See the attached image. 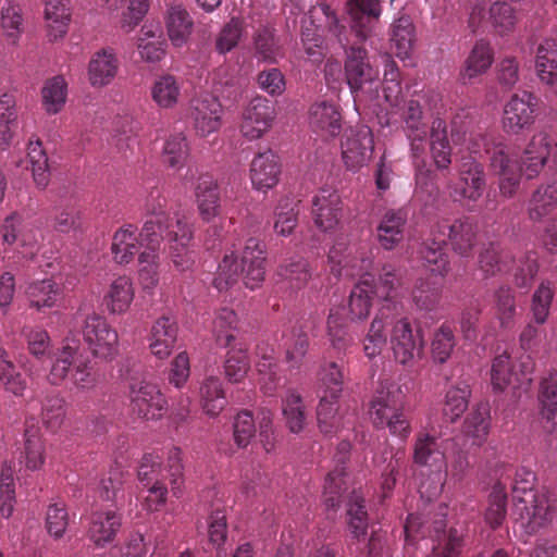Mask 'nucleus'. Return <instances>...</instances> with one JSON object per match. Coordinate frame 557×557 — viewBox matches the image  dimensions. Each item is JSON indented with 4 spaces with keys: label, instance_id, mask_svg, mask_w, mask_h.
<instances>
[{
    "label": "nucleus",
    "instance_id": "obj_1",
    "mask_svg": "<svg viewBox=\"0 0 557 557\" xmlns=\"http://www.w3.org/2000/svg\"><path fill=\"white\" fill-rule=\"evenodd\" d=\"M423 194L428 195V200L424 202L426 218L425 223L428 227V235L425 236L426 245L431 243L434 247H426L424 259L428 267L434 273L436 281L444 277L448 270L447 256L443 252V246L449 240L454 251L461 256H467L475 244V225L469 219H457L454 222L442 219H434L429 216L431 211L429 207H434L440 197V190L432 182L426 183L422 189ZM437 282H434L436 284Z\"/></svg>",
    "mask_w": 557,
    "mask_h": 557
},
{
    "label": "nucleus",
    "instance_id": "obj_2",
    "mask_svg": "<svg viewBox=\"0 0 557 557\" xmlns=\"http://www.w3.org/2000/svg\"><path fill=\"white\" fill-rule=\"evenodd\" d=\"M166 197L159 190L153 189L145 202V214L149 216L144 224L151 222L154 232H160L163 239L168 240L170 257L174 267L181 271H187L194 264L193 251L189 244L193 239V227L185 215L175 214L170 218L166 212Z\"/></svg>",
    "mask_w": 557,
    "mask_h": 557
},
{
    "label": "nucleus",
    "instance_id": "obj_3",
    "mask_svg": "<svg viewBox=\"0 0 557 557\" xmlns=\"http://www.w3.org/2000/svg\"><path fill=\"white\" fill-rule=\"evenodd\" d=\"M535 474L524 467L517 469L512 492L516 520L528 535L547 528L555 517V507L546 492L534 491Z\"/></svg>",
    "mask_w": 557,
    "mask_h": 557
},
{
    "label": "nucleus",
    "instance_id": "obj_4",
    "mask_svg": "<svg viewBox=\"0 0 557 557\" xmlns=\"http://www.w3.org/2000/svg\"><path fill=\"white\" fill-rule=\"evenodd\" d=\"M89 362L75 343L67 342L57 354L48 379L54 385L69 380L77 388L89 389L97 383Z\"/></svg>",
    "mask_w": 557,
    "mask_h": 557
},
{
    "label": "nucleus",
    "instance_id": "obj_5",
    "mask_svg": "<svg viewBox=\"0 0 557 557\" xmlns=\"http://www.w3.org/2000/svg\"><path fill=\"white\" fill-rule=\"evenodd\" d=\"M446 476V462L435 436H420V487H425L428 499L437 496Z\"/></svg>",
    "mask_w": 557,
    "mask_h": 557
},
{
    "label": "nucleus",
    "instance_id": "obj_6",
    "mask_svg": "<svg viewBox=\"0 0 557 557\" xmlns=\"http://www.w3.org/2000/svg\"><path fill=\"white\" fill-rule=\"evenodd\" d=\"M490 154L492 172L498 177L500 193L511 197L519 188L523 173L522 162L510 153L508 147L502 143L493 144L485 150Z\"/></svg>",
    "mask_w": 557,
    "mask_h": 557
},
{
    "label": "nucleus",
    "instance_id": "obj_7",
    "mask_svg": "<svg viewBox=\"0 0 557 557\" xmlns=\"http://www.w3.org/2000/svg\"><path fill=\"white\" fill-rule=\"evenodd\" d=\"M222 104L213 95L202 94L189 101L187 117L199 136L205 137L218 132L222 125Z\"/></svg>",
    "mask_w": 557,
    "mask_h": 557
},
{
    "label": "nucleus",
    "instance_id": "obj_8",
    "mask_svg": "<svg viewBox=\"0 0 557 557\" xmlns=\"http://www.w3.org/2000/svg\"><path fill=\"white\" fill-rule=\"evenodd\" d=\"M341 147L346 169L358 171L370 160L373 152L374 140L371 129L366 125L346 129Z\"/></svg>",
    "mask_w": 557,
    "mask_h": 557
},
{
    "label": "nucleus",
    "instance_id": "obj_9",
    "mask_svg": "<svg viewBox=\"0 0 557 557\" xmlns=\"http://www.w3.org/2000/svg\"><path fill=\"white\" fill-rule=\"evenodd\" d=\"M84 341L91 354L101 359H112L117 352L119 336L103 317L91 314L85 320Z\"/></svg>",
    "mask_w": 557,
    "mask_h": 557
},
{
    "label": "nucleus",
    "instance_id": "obj_10",
    "mask_svg": "<svg viewBox=\"0 0 557 557\" xmlns=\"http://www.w3.org/2000/svg\"><path fill=\"white\" fill-rule=\"evenodd\" d=\"M131 411L140 419H156L166 407V400L158 386L146 380L129 383Z\"/></svg>",
    "mask_w": 557,
    "mask_h": 557
},
{
    "label": "nucleus",
    "instance_id": "obj_11",
    "mask_svg": "<svg viewBox=\"0 0 557 557\" xmlns=\"http://www.w3.org/2000/svg\"><path fill=\"white\" fill-rule=\"evenodd\" d=\"M276 112L272 101L257 96L243 112L240 133L248 140L261 138L272 127Z\"/></svg>",
    "mask_w": 557,
    "mask_h": 557
},
{
    "label": "nucleus",
    "instance_id": "obj_12",
    "mask_svg": "<svg viewBox=\"0 0 557 557\" xmlns=\"http://www.w3.org/2000/svg\"><path fill=\"white\" fill-rule=\"evenodd\" d=\"M346 12L351 32L359 41H364L380 22L382 5L379 0H348Z\"/></svg>",
    "mask_w": 557,
    "mask_h": 557
},
{
    "label": "nucleus",
    "instance_id": "obj_13",
    "mask_svg": "<svg viewBox=\"0 0 557 557\" xmlns=\"http://www.w3.org/2000/svg\"><path fill=\"white\" fill-rule=\"evenodd\" d=\"M151 222L143 225L140 236L146 244V249L138 255L139 280L144 288L154 287L159 282V247L163 240L160 232H154Z\"/></svg>",
    "mask_w": 557,
    "mask_h": 557
},
{
    "label": "nucleus",
    "instance_id": "obj_14",
    "mask_svg": "<svg viewBox=\"0 0 557 557\" xmlns=\"http://www.w3.org/2000/svg\"><path fill=\"white\" fill-rule=\"evenodd\" d=\"M344 70L346 83L354 96L379 78V71L371 65L368 52L362 47L351 46L346 50Z\"/></svg>",
    "mask_w": 557,
    "mask_h": 557
},
{
    "label": "nucleus",
    "instance_id": "obj_15",
    "mask_svg": "<svg viewBox=\"0 0 557 557\" xmlns=\"http://www.w3.org/2000/svg\"><path fill=\"white\" fill-rule=\"evenodd\" d=\"M549 157L557 159V139L544 132L533 135L521 158L524 176L529 180L536 177Z\"/></svg>",
    "mask_w": 557,
    "mask_h": 557
},
{
    "label": "nucleus",
    "instance_id": "obj_16",
    "mask_svg": "<svg viewBox=\"0 0 557 557\" xmlns=\"http://www.w3.org/2000/svg\"><path fill=\"white\" fill-rule=\"evenodd\" d=\"M311 215L314 225L327 232L333 230L342 219L343 201L337 190L320 189L312 198Z\"/></svg>",
    "mask_w": 557,
    "mask_h": 557
},
{
    "label": "nucleus",
    "instance_id": "obj_17",
    "mask_svg": "<svg viewBox=\"0 0 557 557\" xmlns=\"http://www.w3.org/2000/svg\"><path fill=\"white\" fill-rule=\"evenodd\" d=\"M536 104V97L529 91L513 95L504 109L503 127L505 132L518 134L531 125Z\"/></svg>",
    "mask_w": 557,
    "mask_h": 557
},
{
    "label": "nucleus",
    "instance_id": "obj_18",
    "mask_svg": "<svg viewBox=\"0 0 557 557\" xmlns=\"http://www.w3.org/2000/svg\"><path fill=\"white\" fill-rule=\"evenodd\" d=\"M450 127L454 144L466 146L469 151L478 153L481 149L486 150L490 147L482 128L475 124L469 111H458L451 119Z\"/></svg>",
    "mask_w": 557,
    "mask_h": 557
},
{
    "label": "nucleus",
    "instance_id": "obj_19",
    "mask_svg": "<svg viewBox=\"0 0 557 557\" xmlns=\"http://www.w3.org/2000/svg\"><path fill=\"white\" fill-rule=\"evenodd\" d=\"M485 174L481 163L472 158H465L459 169V178L454 184L455 197L476 201L485 189Z\"/></svg>",
    "mask_w": 557,
    "mask_h": 557
},
{
    "label": "nucleus",
    "instance_id": "obj_20",
    "mask_svg": "<svg viewBox=\"0 0 557 557\" xmlns=\"http://www.w3.org/2000/svg\"><path fill=\"white\" fill-rule=\"evenodd\" d=\"M87 521V537L101 548L114 541L122 527V516L116 510L92 511Z\"/></svg>",
    "mask_w": 557,
    "mask_h": 557
},
{
    "label": "nucleus",
    "instance_id": "obj_21",
    "mask_svg": "<svg viewBox=\"0 0 557 557\" xmlns=\"http://www.w3.org/2000/svg\"><path fill=\"white\" fill-rule=\"evenodd\" d=\"M264 262V249L260 240L248 238L240 259V273L246 287L253 290L262 284L265 275Z\"/></svg>",
    "mask_w": 557,
    "mask_h": 557
},
{
    "label": "nucleus",
    "instance_id": "obj_22",
    "mask_svg": "<svg viewBox=\"0 0 557 557\" xmlns=\"http://www.w3.org/2000/svg\"><path fill=\"white\" fill-rule=\"evenodd\" d=\"M281 175V163L278 157L267 150L258 153L250 164V180L252 186L261 191L273 188Z\"/></svg>",
    "mask_w": 557,
    "mask_h": 557
},
{
    "label": "nucleus",
    "instance_id": "obj_23",
    "mask_svg": "<svg viewBox=\"0 0 557 557\" xmlns=\"http://www.w3.org/2000/svg\"><path fill=\"white\" fill-rule=\"evenodd\" d=\"M120 62L110 47L95 52L88 63L87 76L89 84L95 88L104 87L115 78Z\"/></svg>",
    "mask_w": 557,
    "mask_h": 557
},
{
    "label": "nucleus",
    "instance_id": "obj_24",
    "mask_svg": "<svg viewBox=\"0 0 557 557\" xmlns=\"http://www.w3.org/2000/svg\"><path fill=\"white\" fill-rule=\"evenodd\" d=\"M177 323L169 315H162L152 325L149 336V349L158 359L170 356L177 341Z\"/></svg>",
    "mask_w": 557,
    "mask_h": 557
},
{
    "label": "nucleus",
    "instance_id": "obj_25",
    "mask_svg": "<svg viewBox=\"0 0 557 557\" xmlns=\"http://www.w3.org/2000/svg\"><path fill=\"white\" fill-rule=\"evenodd\" d=\"M310 126L322 137H333L339 134L342 128V116L334 103L319 101L310 108Z\"/></svg>",
    "mask_w": 557,
    "mask_h": 557
},
{
    "label": "nucleus",
    "instance_id": "obj_26",
    "mask_svg": "<svg viewBox=\"0 0 557 557\" xmlns=\"http://www.w3.org/2000/svg\"><path fill=\"white\" fill-rule=\"evenodd\" d=\"M141 246L146 247L140 233L133 224L120 227L113 235L111 252L113 259L119 264L129 263L138 253Z\"/></svg>",
    "mask_w": 557,
    "mask_h": 557
},
{
    "label": "nucleus",
    "instance_id": "obj_27",
    "mask_svg": "<svg viewBox=\"0 0 557 557\" xmlns=\"http://www.w3.org/2000/svg\"><path fill=\"white\" fill-rule=\"evenodd\" d=\"M535 69L540 81L557 97V44L545 39L536 51Z\"/></svg>",
    "mask_w": 557,
    "mask_h": 557
},
{
    "label": "nucleus",
    "instance_id": "obj_28",
    "mask_svg": "<svg viewBox=\"0 0 557 557\" xmlns=\"http://www.w3.org/2000/svg\"><path fill=\"white\" fill-rule=\"evenodd\" d=\"M45 2V20L47 36L50 41L62 39L69 29L71 12L64 0H42Z\"/></svg>",
    "mask_w": 557,
    "mask_h": 557
},
{
    "label": "nucleus",
    "instance_id": "obj_29",
    "mask_svg": "<svg viewBox=\"0 0 557 557\" xmlns=\"http://www.w3.org/2000/svg\"><path fill=\"white\" fill-rule=\"evenodd\" d=\"M199 213L203 221H211L220 213V191L218 183L210 175L199 178L196 187Z\"/></svg>",
    "mask_w": 557,
    "mask_h": 557
},
{
    "label": "nucleus",
    "instance_id": "obj_30",
    "mask_svg": "<svg viewBox=\"0 0 557 557\" xmlns=\"http://www.w3.org/2000/svg\"><path fill=\"white\" fill-rule=\"evenodd\" d=\"M345 242L337 240L329 251V262L331 264V272L337 276H355L370 265V260L361 259V265L357 272V258L351 257L350 251Z\"/></svg>",
    "mask_w": 557,
    "mask_h": 557
},
{
    "label": "nucleus",
    "instance_id": "obj_31",
    "mask_svg": "<svg viewBox=\"0 0 557 557\" xmlns=\"http://www.w3.org/2000/svg\"><path fill=\"white\" fill-rule=\"evenodd\" d=\"M194 22L182 4L170 5L165 15V26L172 44L181 47L191 34Z\"/></svg>",
    "mask_w": 557,
    "mask_h": 557
},
{
    "label": "nucleus",
    "instance_id": "obj_32",
    "mask_svg": "<svg viewBox=\"0 0 557 557\" xmlns=\"http://www.w3.org/2000/svg\"><path fill=\"white\" fill-rule=\"evenodd\" d=\"M406 221L404 209L386 211L377 226V238L384 249H393L401 240Z\"/></svg>",
    "mask_w": 557,
    "mask_h": 557
},
{
    "label": "nucleus",
    "instance_id": "obj_33",
    "mask_svg": "<svg viewBox=\"0 0 557 557\" xmlns=\"http://www.w3.org/2000/svg\"><path fill=\"white\" fill-rule=\"evenodd\" d=\"M259 354L260 358L256 364L258 383L264 395L273 396L282 382L280 368L273 356V349L260 348Z\"/></svg>",
    "mask_w": 557,
    "mask_h": 557
},
{
    "label": "nucleus",
    "instance_id": "obj_34",
    "mask_svg": "<svg viewBox=\"0 0 557 557\" xmlns=\"http://www.w3.org/2000/svg\"><path fill=\"white\" fill-rule=\"evenodd\" d=\"M392 344L396 360L401 364L413 361L416 342L410 322L404 318L397 321L392 332Z\"/></svg>",
    "mask_w": 557,
    "mask_h": 557
},
{
    "label": "nucleus",
    "instance_id": "obj_35",
    "mask_svg": "<svg viewBox=\"0 0 557 557\" xmlns=\"http://www.w3.org/2000/svg\"><path fill=\"white\" fill-rule=\"evenodd\" d=\"M134 299V287L129 277L119 276L112 281L103 296V304L111 313H124Z\"/></svg>",
    "mask_w": 557,
    "mask_h": 557
},
{
    "label": "nucleus",
    "instance_id": "obj_36",
    "mask_svg": "<svg viewBox=\"0 0 557 557\" xmlns=\"http://www.w3.org/2000/svg\"><path fill=\"white\" fill-rule=\"evenodd\" d=\"M372 295H375L374 278L369 273L362 274L349 296L348 306L352 319L362 320L369 315Z\"/></svg>",
    "mask_w": 557,
    "mask_h": 557
},
{
    "label": "nucleus",
    "instance_id": "obj_37",
    "mask_svg": "<svg viewBox=\"0 0 557 557\" xmlns=\"http://www.w3.org/2000/svg\"><path fill=\"white\" fill-rule=\"evenodd\" d=\"M392 42L395 46L396 54L401 58H409L417 49L414 25L412 18L401 14L393 25Z\"/></svg>",
    "mask_w": 557,
    "mask_h": 557
},
{
    "label": "nucleus",
    "instance_id": "obj_38",
    "mask_svg": "<svg viewBox=\"0 0 557 557\" xmlns=\"http://www.w3.org/2000/svg\"><path fill=\"white\" fill-rule=\"evenodd\" d=\"M61 296L60 286L51 278L32 282L26 288L29 306L37 310L52 308Z\"/></svg>",
    "mask_w": 557,
    "mask_h": 557
},
{
    "label": "nucleus",
    "instance_id": "obj_39",
    "mask_svg": "<svg viewBox=\"0 0 557 557\" xmlns=\"http://www.w3.org/2000/svg\"><path fill=\"white\" fill-rule=\"evenodd\" d=\"M137 49L141 59L158 62L165 54V40L158 26L144 25L137 39Z\"/></svg>",
    "mask_w": 557,
    "mask_h": 557
},
{
    "label": "nucleus",
    "instance_id": "obj_40",
    "mask_svg": "<svg viewBox=\"0 0 557 557\" xmlns=\"http://www.w3.org/2000/svg\"><path fill=\"white\" fill-rule=\"evenodd\" d=\"M397 411L395 395L389 387L382 386L374 394L369 409V416L375 428L382 429Z\"/></svg>",
    "mask_w": 557,
    "mask_h": 557
},
{
    "label": "nucleus",
    "instance_id": "obj_41",
    "mask_svg": "<svg viewBox=\"0 0 557 557\" xmlns=\"http://www.w3.org/2000/svg\"><path fill=\"white\" fill-rule=\"evenodd\" d=\"M493 61L492 50L485 42H478L468 57L465 67L460 73V79L463 84H471L473 81L485 73Z\"/></svg>",
    "mask_w": 557,
    "mask_h": 557
},
{
    "label": "nucleus",
    "instance_id": "obj_42",
    "mask_svg": "<svg viewBox=\"0 0 557 557\" xmlns=\"http://www.w3.org/2000/svg\"><path fill=\"white\" fill-rule=\"evenodd\" d=\"M444 517V515H442ZM444 518L433 522L437 545L433 548V557H457L461 552V535L456 529L445 531Z\"/></svg>",
    "mask_w": 557,
    "mask_h": 557
},
{
    "label": "nucleus",
    "instance_id": "obj_43",
    "mask_svg": "<svg viewBox=\"0 0 557 557\" xmlns=\"http://www.w3.org/2000/svg\"><path fill=\"white\" fill-rule=\"evenodd\" d=\"M430 145L436 166L446 169L450 164V146L447 139L446 123L441 117H435L432 122Z\"/></svg>",
    "mask_w": 557,
    "mask_h": 557
},
{
    "label": "nucleus",
    "instance_id": "obj_44",
    "mask_svg": "<svg viewBox=\"0 0 557 557\" xmlns=\"http://www.w3.org/2000/svg\"><path fill=\"white\" fill-rule=\"evenodd\" d=\"M45 462V445L38 430L32 429L25 432L24 449L20 453L18 471L24 463L26 470L36 471Z\"/></svg>",
    "mask_w": 557,
    "mask_h": 557
},
{
    "label": "nucleus",
    "instance_id": "obj_45",
    "mask_svg": "<svg viewBox=\"0 0 557 557\" xmlns=\"http://www.w3.org/2000/svg\"><path fill=\"white\" fill-rule=\"evenodd\" d=\"M255 55L268 63H277L283 57L282 47L274 35V30L268 26H261L253 35Z\"/></svg>",
    "mask_w": 557,
    "mask_h": 557
},
{
    "label": "nucleus",
    "instance_id": "obj_46",
    "mask_svg": "<svg viewBox=\"0 0 557 557\" xmlns=\"http://www.w3.org/2000/svg\"><path fill=\"white\" fill-rule=\"evenodd\" d=\"M200 401L203 411L211 416H218L225 407V393L222 383L216 376H208L200 386Z\"/></svg>",
    "mask_w": 557,
    "mask_h": 557
},
{
    "label": "nucleus",
    "instance_id": "obj_47",
    "mask_svg": "<svg viewBox=\"0 0 557 557\" xmlns=\"http://www.w3.org/2000/svg\"><path fill=\"white\" fill-rule=\"evenodd\" d=\"M347 516L348 529L352 539H356L358 542L363 541L368 534L369 519L364 499L356 492L349 498Z\"/></svg>",
    "mask_w": 557,
    "mask_h": 557
},
{
    "label": "nucleus",
    "instance_id": "obj_48",
    "mask_svg": "<svg viewBox=\"0 0 557 557\" xmlns=\"http://www.w3.org/2000/svg\"><path fill=\"white\" fill-rule=\"evenodd\" d=\"M555 206H557V181L537 187L529 203V215L532 220H541Z\"/></svg>",
    "mask_w": 557,
    "mask_h": 557
},
{
    "label": "nucleus",
    "instance_id": "obj_49",
    "mask_svg": "<svg viewBox=\"0 0 557 557\" xmlns=\"http://www.w3.org/2000/svg\"><path fill=\"white\" fill-rule=\"evenodd\" d=\"M336 400L324 395L321 397L317 408L319 429L326 436L337 434L345 426L343 417L337 412V407H335Z\"/></svg>",
    "mask_w": 557,
    "mask_h": 557
},
{
    "label": "nucleus",
    "instance_id": "obj_50",
    "mask_svg": "<svg viewBox=\"0 0 557 557\" xmlns=\"http://www.w3.org/2000/svg\"><path fill=\"white\" fill-rule=\"evenodd\" d=\"M470 394V386L465 382H459L446 392L443 414L450 422L456 421L467 410Z\"/></svg>",
    "mask_w": 557,
    "mask_h": 557
},
{
    "label": "nucleus",
    "instance_id": "obj_51",
    "mask_svg": "<svg viewBox=\"0 0 557 557\" xmlns=\"http://www.w3.org/2000/svg\"><path fill=\"white\" fill-rule=\"evenodd\" d=\"M490 413L485 405L475 407L465 421L463 431L467 437L472 438V444L481 446L488 434Z\"/></svg>",
    "mask_w": 557,
    "mask_h": 557
},
{
    "label": "nucleus",
    "instance_id": "obj_52",
    "mask_svg": "<svg viewBox=\"0 0 557 557\" xmlns=\"http://www.w3.org/2000/svg\"><path fill=\"white\" fill-rule=\"evenodd\" d=\"M66 414L65 401L57 393L47 394L41 405V420L51 432L58 431L64 422Z\"/></svg>",
    "mask_w": 557,
    "mask_h": 557
},
{
    "label": "nucleus",
    "instance_id": "obj_53",
    "mask_svg": "<svg viewBox=\"0 0 557 557\" xmlns=\"http://www.w3.org/2000/svg\"><path fill=\"white\" fill-rule=\"evenodd\" d=\"M67 95V83L61 75L48 79L42 88L45 109L50 114L61 111Z\"/></svg>",
    "mask_w": 557,
    "mask_h": 557
},
{
    "label": "nucleus",
    "instance_id": "obj_54",
    "mask_svg": "<svg viewBox=\"0 0 557 557\" xmlns=\"http://www.w3.org/2000/svg\"><path fill=\"white\" fill-rule=\"evenodd\" d=\"M137 478L141 485L166 483L169 475L162 466L161 457L156 454H145L137 470Z\"/></svg>",
    "mask_w": 557,
    "mask_h": 557
},
{
    "label": "nucleus",
    "instance_id": "obj_55",
    "mask_svg": "<svg viewBox=\"0 0 557 557\" xmlns=\"http://www.w3.org/2000/svg\"><path fill=\"white\" fill-rule=\"evenodd\" d=\"M507 515V493L506 487L500 482L494 484L488 496L487 508L485 511V521L491 528H498Z\"/></svg>",
    "mask_w": 557,
    "mask_h": 557
},
{
    "label": "nucleus",
    "instance_id": "obj_56",
    "mask_svg": "<svg viewBox=\"0 0 557 557\" xmlns=\"http://www.w3.org/2000/svg\"><path fill=\"white\" fill-rule=\"evenodd\" d=\"M510 256L500 246L491 244L479 256V268L486 277L507 270Z\"/></svg>",
    "mask_w": 557,
    "mask_h": 557
},
{
    "label": "nucleus",
    "instance_id": "obj_57",
    "mask_svg": "<svg viewBox=\"0 0 557 557\" xmlns=\"http://www.w3.org/2000/svg\"><path fill=\"white\" fill-rule=\"evenodd\" d=\"M345 467L336 466L326 474L323 485V502L329 509L338 508L343 492L346 491Z\"/></svg>",
    "mask_w": 557,
    "mask_h": 557
},
{
    "label": "nucleus",
    "instance_id": "obj_58",
    "mask_svg": "<svg viewBox=\"0 0 557 557\" xmlns=\"http://www.w3.org/2000/svg\"><path fill=\"white\" fill-rule=\"evenodd\" d=\"M181 86L177 79L170 74L159 77L151 90L153 101L161 108H172L177 103Z\"/></svg>",
    "mask_w": 557,
    "mask_h": 557
},
{
    "label": "nucleus",
    "instance_id": "obj_59",
    "mask_svg": "<svg viewBox=\"0 0 557 557\" xmlns=\"http://www.w3.org/2000/svg\"><path fill=\"white\" fill-rule=\"evenodd\" d=\"M282 407L288 429L293 433L300 432L306 422V412L301 396L295 391H288L282 401Z\"/></svg>",
    "mask_w": 557,
    "mask_h": 557
},
{
    "label": "nucleus",
    "instance_id": "obj_60",
    "mask_svg": "<svg viewBox=\"0 0 557 557\" xmlns=\"http://www.w3.org/2000/svg\"><path fill=\"white\" fill-rule=\"evenodd\" d=\"M496 317L503 329H510L515 324L517 306L513 292L508 286L499 287L494 295Z\"/></svg>",
    "mask_w": 557,
    "mask_h": 557
},
{
    "label": "nucleus",
    "instance_id": "obj_61",
    "mask_svg": "<svg viewBox=\"0 0 557 557\" xmlns=\"http://www.w3.org/2000/svg\"><path fill=\"white\" fill-rule=\"evenodd\" d=\"M327 336L331 346L338 352H344L350 346L352 337L348 333L345 318L338 310H331L327 317Z\"/></svg>",
    "mask_w": 557,
    "mask_h": 557
},
{
    "label": "nucleus",
    "instance_id": "obj_62",
    "mask_svg": "<svg viewBox=\"0 0 557 557\" xmlns=\"http://www.w3.org/2000/svg\"><path fill=\"white\" fill-rule=\"evenodd\" d=\"M298 214V201H295L290 198L281 199L275 209V233L281 236L290 235L297 225Z\"/></svg>",
    "mask_w": 557,
    "mask_h": 557
},
{
    "label": "nucleus",
    "instance_id": "obj_63",
    "mask_svg": "<svg viewBox=\"0 0 557 557\" xmlns=\"http://www.w3.org/2000/svg\"><path fill=\"white\" fill-rule=\"evenodd\" d=\"M309 348V337L302 326H294L286 342L285 360L290 369H298Z\"/></svg>",
    "mask_w": 557,
    "mask_h": 557
},
{
    "label": "nucleus",
    "instance_id": "obj_64",
    "mask_svg": "<svg viewBox=\"0 0 557 557\" xmlns=\"http://www.w3.org/2000/svg\"><path fill=\"white\" fill-rule=\"evenodd\" d=\"M539 400L548 419L557 413V370H549L541 380Z\"/></svg>",
    "mask_w": 557,
    "mask_h": 557
}]
</instances>
